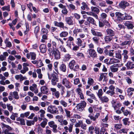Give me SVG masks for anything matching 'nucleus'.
<instances>
[{"label":"nucleus","instance_id":"1","mask_svg":"<svg viewBox=\"0 0 134 134\" xmlns=\"http://www.w3.org/2000/svg\"><path fill=\"white\" fill-rule=\"evenodd\" d=\"M47 47L50 56H54V59L57 60L60 58V53L57 48V44L55 42L52 41L51 43H48Z\"/></svg>","mask_w":134,"mask_h":134},{"label":"nucleus","instance_id":"2","mask_svg":"<svg viewBox=\"0 0 134 134\" xmlns=\"http://www.w3.org/2000/svg\"><path fill=\"white\" fill-rule=\"evenodd\" d=\"M107 35L104 37L105 41L108 43L111 41L115 35V32L110 28H108L105 31Z\"/></svg>","mask_w":134,"mask_h":134},{"label":"nucleus","instance_id":"3","mask_svg":"<svg viewBox=\"0 0 134 134\" xmlns=\"http://www.w3.org/2000/svg\"><path fill=\"white\" fill-rule=\"evenodd\" d=\"M92 34L95 37L92 38L93 41L96 43H97L99 40V37L102 38L103 36V35L102 32H99L94 28H92L91 30Z\"/></svg>","mask_w":134,"mask_h":134},{"label":"nucleus","instance_id":"4","mask_svg":"<svg viewBox=\"0 0 134 134\" xmlns=\"http://www.w3.org/2000/svg\"><path fill=\"white\" fill-rule=\"evenodd\" d=\"M48 78L49 80H51V83L52 85H55L59 80L58 76L57 74L55 72H54L51 75H50L49 73H48Z\"/></svg>","mask_w":134,"mask_h":134},{"label":"nucleus","instance_id":"5","mask_svg":"<svg viewBox=\"0 0 134 134\" xmlns=\"http://www.w3.org/2000/svg\"><path fill=\"white\" fill-rule=\"evenodd\" d=\"M68 66L70 69L75 71H78L79 69V66L76 64L74 60L70 61L69 64Z\"/></svg>","mask_w":134,"mask_h":134},{"label":"nucleus","instance_id":"6","mask_svg":"<svg viewBox=\"0 0 134 134\" xmlns=\"http://www.w3.org/2000/svg\"><path fill=\"white\" fill-rule=\"evenodd\" d=\"M116 18L115 22L117 23L122 22L124 20V14L119 12H116L115 13Z\"/></svg>","mask_w":134,"mask_h":134},{"label":"nucleus","instance_id":"7","mask_svg":"<svg viewBox=\"0 0 134 134\" xmlns=\"http://www.w3.org/2000/svg\"><path fill=\"white\" fill-rule=\"evenodd\" d=\"M61 82L62 84L67 88H70L72 86L70 82L66 78H63Z\"/></svg>","mask_w":134,"mask_h":134},{"label":"nucleus","instance_id":"8","mask_svg":"<svg viewBox=\"0 0 134 134\" xmlns=\"http://www.w3.org/2000/svg\"><path fill=\"white\" fill-rule=\"evenodd\" d=\"M47 111L52 114H58L59 113L57 108L55 106H49L47 109Z\"/></svg>","mask_w":134,"mask_h":134},{"label":"nucleus","instance_id":"9","mask_svg":"<svg viewBox=\"0 0 134 134\" xmlns=\"http://www.w3.org/2000/svg\"><path fill=\"white\" fill-rule=\"evenodd\" d=\"M48 31L45 28H43L41 29L40 34L42 36V38L44 40H47L48 39Z\"/></svg>","mask_w":134,"mask_h":134},{"label":"nucleus","instance_id":"10","mask_svg":"<svg viewBox=\"0 0 134 134\" xmlns=\"http://www.w3.org/2000/svg\"><path fill=\"white\" fill-rule=\"evenodd\" d=\"M65 21L67 24L70 26L73 25L75 23L74 19L71 16L70 17H65Z\"/></svg>","mask_w":134,"mask_h":134},{"label":"nucleus","instance_id":"11","mask_svg":"<svg viewBox=\"0 0 134 134\" xmlns=\"http://www.w3.org/2000/svg\"><path fill=\"white\" fill-rule=\"evenodd\" d=\"M87 103L85 101H83L81 103L77 104V109L80 111H81L84 110L85 108L86 107Z\"/></svg>","mask_w":134,"mask_h":134},{"label":"nucleus","instance_id":"12","mask_svg":"<svg viewBox=\"0 0 134 134\" xmlns=\"http://www.w3.org/2000/svg\"><path fill=\"white\" fill-rule=\"evenodd\" d=\"M130 4L126 1L122 0L119 3V7L122 9H125L126 7L129 6Z\"/></svg>","mask_w":134,"mask_h":134},{"label":"nucleus","instance_id":"13","mask_svg":"<svg viewBox=\"0 0 134 134\" xmlns=\"http://www.w3.org/2000/svg\"><path fill=\"white\" fill-rule=\"evenodd\" d=\"M112 107H113L115 110L117 109H119L121 106V104L120 103H116V101L113 99L111 101Z\"/></svg>","mask_w":134,"mask_h":134},{"label":"nucleus","instance_id":"14","mask_svg":"<svg viewBox=\"0 0 134 134\" xmlns=\"http://www.w3.org/2000/svg\"><path fill=\"white\" fill-rule=\"evenodd\" d=\"M132 40H126L122 42L120 44L121 46L124 47L125 48L130 46Z\"/></svg>","mask_w":134,"mask_h":134},{"label":"nucleus","instance_id":"15","mask_svg":"<svg viewBox=\"0 0 134 134\" xmlns=\"http://www.w3.org/2000/svg\"><path fill=\"white\" fill-rule=\"evenodd\" d=\"M124 25L126 26L127 28L128 29H132L134 27L133 22L130 21H126Z\"/></svg>","mask_w":134,"mask_h":134},{"label":"nucleus","instance_id":"16","mask_svg":"<svg viewBox=\"0 0 134 134\" xmlns=\"http://www.w3.org/2000/svg\"><path fill=\"white\" fill-rule=\"evenodd\" d=\"M89 55L93 58L97 57V54L95 51L93 49H88Z\"/></svg>","mask_w":134,"mask_h":134},{"label":"nucleus","instance_id":"17","mask_svg":"<svg viewBox=\"0 0 134 134\" xmlns=\"http://www.w3.org/2000/svg\"><path fill=\"white\" fill-rule=\"evenodd\" d=\"M119 64H113L110 67V69L111 72H117L118 70Z\"/></svg>","mask_w":134,"mask_h":134},{"label":"nucleus","instance_id":"18","mask_svg":"<svg viewBox=\"0 0 134 134\" xmlns=\"http://www.w3.org/2000/svg\"><path fill=\"white\" fill-rule=\"evenodd\" d=\"M82 40L80 38H78L76 40V43L77 45L80 46H82L81 48H84L86 47V43L85 42L84 43L83 45H82Z\"/></svg>","mask_w":134,"mask_h":134},{"label":"nucleus","instance_id":"19","mask_svg":"<svg viewBox=\"0 0 134 134\" xmlns=\"http://www.w3.org/2000/svg\"><path fill=\"white\" fill-rule=\"evenodd\" d=\"M127 69H132L134 68V63L131 61H129L125 65Z\"/></svg>","mask_w":134,"mask_h":134},{"label":"nucleus","instance_id":"20","mask_svg":"<svg viewBox=\"0 0 134 134\" xmlns=\"http://www.w3.org/2000/svg\"><path fill=\"white\" fill-rule=\"evenodd\" d=\"M41 92L44 94H48L49 90L46 86H42L41 88Z\"/></svg>","mask_w":134,"mask_h":134},{"label":"nucleus","instance_id":"21","mask_svg":"<svg viewBox=\"0 0 134 134\" xmlns=\"http://www.w3.org/2000/svg\"><path fill=\"white\" fill-rule=\"evenodd\" d=\"M40 50V52L43 53L46 52L47 51V48L46 45L44 44H42L40 45L39 47Z\"/></svg>","mask_w":134,"mask_h":134},{"label":"nucleus","instance_id":"22","mask_svg":"<svg viewBox=\"0 0 134 134\" xmlns=\"http://www.w3.org/2000/svg\"><path fill=\"white\" fill-rule=\"evenodd\" d=\"M99 115V113H97L94 116H93V115H92V114H90L88 116L90 118L91 120L94 121L96 120L98 118Z\"/></svg>","mask_w":134,"mask_h":134},{"label":"nucleus","instance_id":"23","mask_svg":"<svg viewBox=\"0 0 134 134\" xmlns=\"http://www.w3.org/2000/svg\"><path fill=\"white\" fill-rule=\"evenodd\" d=\"M87 21L89 22L90 24L94 25H95L96 24V22L92 18L90 17H87Z\"/></svg>","mask_w":134,"mask_h":134},{"label":"nucleus","instance_id":"24","mask_svg":"<svg viewBox=\"0 0 134 134\" xmlns=\"http://www.w3.org/2000/svg\"><path fill=\"white\" fill-rule=\"evenodd\" d=\"M59 68L61 71L63 72H65L66 70V68L65 64L62 63L59 66Z\"/></svg>","mask_w":134,"mask_h":134},{"label":"nucleus","instance_id":"25","mask_svg":"<svg viewBox=\"0 0 134 134\" xmlns=\"http://www.w3.org/2000/svg\"><path fill=\"white\" fill-rule=\"evenodd\" d=\"M99 98L101 101L103 103H107L109 100L108 98L105 96H104L103 97L102 96Z\"/></svg>","mask_w":134,"mask_h":134},{"label":"nucleus","instance_id":"26","mask_svg":"<svg viewBox=\"0 0 134 134\" xmlns=\"http://www.w3.org/2000/svg\"><path fill=\"white\" fill-rule=\"evenodd\" d=\"M40 27L38 26H36L35 28L34 33L36 37L37 38H38V34L40 31Z\"/></svg>","mask_w":134,"mask_h":134},{"label":"nucleus","instance_id":"27","mask_svg":"<svg viewBox=\"0 0 134 134\" xmlns=\"http://www.w3.org/2000/svg\"><path fill=\"white\" fill-rule=\"evenodd\" d=\"M134 91V88L130 87L128 88L127 90V95L129 96H131L133 94L132 92Z\"/></svg>","mask_w":134,"mask_h":134},{"label":"nucleus","instance_id":"28","mask_svg":"<svg viewBox=\"0 0 134 134\" xmlns=\"http://www.w3.org/2000/svg\"><path fill=\"white\" fill-rule=\"evenodd\" d=\"M71 58V55L69 54H66L64 56L63 61L65 62L68 61Z\"/></svg>","mask_w":134,"mask_h":134},{"label":"nucleus","instance_id":"29","mask_svg":"<svg viewBox=\"0 0 134 134\" xmlns=\"http://www.w3.org/2000/svg\"><path fill=\"white\" fill-rule=\"evenodd\" d=\"M132 16L130 15V14L126 13L124 14V20H131L132 19Z\"/></svg>","mask_w":134,"mask_h":134},{"label":"nucleus","instance_id":"30","mask_svg":"<svg viewBox=\"0 0 134 134\" xmlns=\"http://www.w3.org/2000/svg\"><path fill=\"white\" fill-rule=\"evenodd\" d=\"M43 120L44 121L40 124V125L42 127L44 128L45 127L46 125L47 124L48 120L46 118H44Z\"/></svg>","mask_w":134,"mask_h":134},{"label":"nucleus","instance_id":"31","mask_svg":"<svg viewBox=\"0 0 134 134\" xmlns=\"http://www.w3.org/2000/svg\"><path fill=\"white\" fill-rule=\"evenodd\" d=\"M30 110L34 111H37L40 110L38 106L34 107L32 105H30L29 107Z\"/></svg>","mask_w":134,"mask_h":134},{"label":"nucleus","instance_id":"32","mask_svg":"<svg viewBox=\"0 0 134 134\" xmlns=\"http://www.w3.org/2000/svg\"><path fill=\"white\" fill-rule=\"evenodd\" d=\"M74 34L77 35V34L79 33H81L82 32V29L79 28H75L73 31Z\"/></svg>","mask_w":134,"mask_h":134},{"label":"nucleus","instance_id":"33","mask_svg":"<svg viewBox=\"0 0 134 134\" xmlns=\"http://www.w3.org/2000/svg\"><path fill=\"white\" fill-rule=\"evenodd\" d=\"M68 35V32L63 31L60 34L59 36L61 37H65L67 36Z\"/></svg>","mask_w":134,"mask_h":134},{"label":"nucleus","instance_id":"34","mask_svg":"<svg viewBox=\"0 0 134 134\" xmlns=\"http://www.w3.org/2000/svg\"><path fill=\"white\" fill-rule=\"evenodd\" d=\"M91 10L92 12H95L97 14H98L100 10L99 9L96 7H91Z\"/></svg>","mask_w":134,"mask_h":134},{"label":"nucleus","instance_id":"35","mask_svg":"<svg viewBox=\"0 0 134 134\" xmlns=\"http://www.w3.org/2000/svg\"><path fill=\"white\" fill-rule=\"evenodd\" d=\"M82 4V5L81 7V8L82 9L85 10L86 8L87 9H88L87 5L85 3L83 2Z\"/></svg>","mask_w":134,"mask_h":134},{"label":"nucleus","instance_id":"36","mask_svg":"<svg viewBox=\"0 0 134 134\" xmlns=\"http://www.w3.org/2000/svg\"><path fill=\"white\" fill-rule=\"evenodd\" d=\"M105 75H107V73H100V76L98 80L99 81H101L102 80L103 78H104Z\"/></svg>","mask_w":134,"mask_h":134},{"label":"nucleus","instance_id":"37","mask_svg":"<svg viewBox=\"0 0 134 134\" xmlns=\"http://www.w3.org/2000/svg\"><path fill=\"white\" fill-rule=\"evenodd\" d=\"M94 83V81L93 79L91 77H89L87 82V83L90 85H92Z\"/></svg>","mask_w":134,"mask_h":134},{"label":"nucleus","instance_id":"38","mask_svg":"<svg viewBox=\"0 0 134 134\" xmlns=\"http://www.w3.org/2000/svg\"><path fill=\"white\" fill-rule=\"evenodd\" d=\"M129 119L128 118H125L123 119L122 121L123 122V124L125 125H126L128 124V122H130L129 121Z\"/></svg>","mask_w":134,"mask_h":134},{"label":"nucleus","instance_id":"39","mask_svg":"<svg viewBox=\"0 0 134 134\" xmlns=\"http://www.w3.org/2000/svg\"><path fill=\"white\" fill-rule=\"evenodd\" d=\"M103 94V91L101 89L98 90V93H97V95L99 98H100V97L102 96Z\"/></svg>","mask_w":134,"mask_h":134},{"label":"nucleus","instance_id":"40","mask_svg":"<svg viewBox=\"0 0 134 134\" xmlns=\"http://www.w3.org/2000/svg\"><path fill=\"white\" fill-rule=\"evenodd\" d=\"M30 54L31 57V59L35 60L36 59V54L35 52H30Z\"/></svg>","mask_w":134,"mask_h":134},{"label":"nucleus","instance_id":"41","mask_svg":"<svg viewBox=\"0 0 134 134\" xmlns=\"http://www.w3.org/2000/svg\"><path fill=\"white\" fill-rule=\"evenodd\" d=\"M2 9L3 11L6 10L8 11H9L10 10V5H9L7 6H5L2 8Z\"/></svg>","mask_w":134,"mask_h":134},{"label":"nucleus","instance_id":"42","mask_svg":"<svg viewBox=\"0 0 134 134\" xmlns=\"http://www.w3.org/2000/svg\"><path fill=\"white\" fill-rule=\"evenodd\" d=\"M2 128L3 127H5L7 128L10 131L12 130V128L9 125L5 124L3 123L2 124Z\"/></svg>","mask_w":134,"mask_h":134},{"label":"nucleus","instance_id":"43","mask_svg":"<svg viewBox=\"0 0 134 134\" xmlns=\"http://www.w3.org/2000/svg\"><path fill=\"white\" fill-rule=\"evenodd\" d=\"M13 96L14 98L16 99H18L19 98V96L18 94V92L16 91H14L13 92Z\"/></svg>","mask_w":134,"mask_h":134},{"label":"nucleus","instance_id":"44","mask_svg":"<svg viewBox=\"0 0 134 134\" xmlns=\"http://www.w3.org/2000/svg\"><path fill=\"white\" fill-rule=\"evenodd\" d=\"M60 103L64 107H66L67 105V103L64 100H61L60 101Z\"/></svg>","mask_w":134,"mask_h":134},{"label":"nucleus","instance_id":"45","mask_svg":"<svg viewBox=\"0 0 134 134\" xmlns=\"http://www.w3.org/2000/svg\"><path fill=\"white\" fill-rule=\"evenodd\" d=\"M41 113L40 116L41 117L44 118V114L45 113V111L43 109H41L38 112V113Z\"/></svg>","mask_w":134,"mask_h":134},{"label":"nucleus","instance_id":"46","mask_svg":"<svg viewBox=\"0 0 134 134\" xmlns=\"http://www.w3.org/2000/svg\"><path fill=\"white\" fill-rule=\"evenodd\" d=\"M106 93L110 96H112L114 95L115 93V92L114 91H108L106 92Z\"/></svg>","mask_w":134,"mask_h":134},{"label":"nucleus","instance_id":"47","mask_svg":"<svg viewBox=\"0 0 134 134\" xmlns=\"http://www.w3.org/2000/svg\"><path fill=\"white\" fill-rule=\"evenodd\" d=\"M37 65L38 68L41 67L43 65V64L41 60H40L38 62Z\"/></svg>","mask_w":134,"mask_h":134},{"label":"nucleus","instance_id":"48","mask_svg":"<svg viewBox=\"0 0 134 134\" xmlns=\"http://www.w3.org/2000/svg\"><path fill=\"white\" fill-rule=\"evenodd\" d=\"M124 116H127L128 115H130L131 114L130 111H128L127 110H125L123 113Z\"/></svg>","mask_w":134,"mask_h":134},{"label":"nucleus","instance_id":"49","mask_svg":"<svg viewBox=\"0 0 134 134\" xmlns=\"http://www.w3.org/2000/svg\"><path fill=\"white\" fill-rule=\"evenodd\" d=\"M62 12L63 14L66 15H67L68 11L66 8H65L62 10Z\"/></svg>","mask_w":134,"mask_h":134},{"label":"nucleus","instance_id":"50","mask_svg":"<svg viewBox=\"0 0 134 134\" xmlns=\"http://www.w3.org/2000/svg\"><path fill=\"white\" fill-rule=\"evenodd\" d=\"M67 6L70 9H71L72 10H73L75 9V6L73 4H70L69 5H68Z\"/></svg>","mask_w":134,"mask_h":134},{"label":"nucleus","instance_id":"51","mask_svg":"<svg viewBox=\"0 0 134 134\" xmlns=\"http://www.w3.org/2000/svg\"><path fill=\"white\" fill-rule=\"evenodd\" d=\"M55 123L54 121H51L48 123V124L49 126L51 127H53V126L54 125H57L54 124Z\"/></svg>","mask_w":134,"mask_h":134},{"label":"nucleus","instance_id":"52","mask_svg":"<svg viewBox=\"0 0 134 134\" xmlns=\"http://www.w3.org/2000/svg\"><path fill=\"white\" fill-rule=\"evenodd\" d=\"M103 48H102L99 47H98L97 48V52L99 53L100 54H102L103 53Z\"/></svg>","mask_w":134,"mask_h":134},{"label":"nucleus","instance_id":"53","mask_svg":"<svg viewBox=\"0 0 134 134\" xmlns=\"http://www.w3.org/2000/svg\"><path fill=\"white\" fill-rule=\"evenodd\" d=\"M8 109L10 112L12 111L13 109V107L12 106L10 105V104H7Z\"/></svg>","mask_w":134,"mask_h":134},{"label":"nucleus","instance_id":"54","mask_svg":"<svg viewBox=\"0 0 134 134\" xmlns=\"http://www.w3.org/2000/svg\"><path fill=\"white\" fill-rule=\"evenodd\" d=\"M104 23V25H105L108 27H109L110 26V24L109 22L106 20H104L103 21Z\"/></svg>","mask_w":134,"mask_h":134},{"label":"nucleus","instance_id":"55","mask_svg":"<svg viewBox=\"0 0 134 134\" xmlns=\"http://www.w3.org/2000/svg\"><path fill=\"white\" fill-rule=\"evenodd\" d=\"M110 15L111 16L112 18L115 21L116 18L115 14L114 13L112 12H111L110 13Z\"/></svg>","mask_w":134,"mask_h":134},{"label":"nucleus","instance_id":"56","mask_svg":"<svg viewBox=\"0 0 134 134\" xmlns=\"http://www.w3.org/2000/svg\"><path fill=\"white\" fill-rule=\"evenodd\" d=\"M124 37L125 38L126 40H132L131 39V36L130 35L126 34L124 36Z\"/></svg>","mask_w":134,"mask_h":134},{"label":"nucleus","instance_id":"57","mask_svg":"<svg viewBox=\"0 0 134 134\" xmlns=\"http://www.w3.org/2000/svg\"><path fill=\"white\" fill-rule=\"evenodd\" d=\"M101 18L102 19H105L106 18L107 15L104 13H102L100 15Z\"/></svg>","mask_w":134,"mask_h":134},{"label":"nucleus","instance_id":"58","mask_svg":"<svg viewBox=\"0 0 134 134\" xmlns=\"http://www.w3.org/2000/svg\"><path fill=\"white\" fill-rule=\"evenodd\" d=\"M57 26L59 27L60 28H64V24L62 22H59Z\"/></svg>","mask_w":134,"mask_h":134},{"label":"nucleus","instance_id":"59","mask_svg":"<svg viewBox=\"0 0 134 134\" xmlns=\"http://www.w3.org/2000/svg\"><path fill=\"white\" fill-rule=\"evenodd\" d=\"M126 80L128 84H131L132 83L131 80L129 77H126Z\"/></svg>","mask_w":134,"mask_h":134},{"label":"nucleus","instance_id":"60","mask_svg":"<svg viewBox=\"0 0 134 134\" xmlns=\"http://www.w3.org/2000/svg\"><path fill=\"white\" fill-rule=\"evenodd\" d=\"M115 57L119 59H121V55L120 53L119 52L116 53V54Z\"/></svg>","mask_w":134,"mask_h":134},{"label":"nucleus","instance_id":"61","mask_svg":"<svg viewBox=\"0 0 134 134\" xmlns=\"http://www.w3.org/2000/svg\"><path fill=\"white\" fill-rule=\"evenodd\" d=\"M65 111L66 113V116L69 118H70L71 115H70V111L66 109H65Z\"/></svg>","mask_w":134,"mask_h":134},{"label":"nucleus","instance_id":"62","mask_svg":"<svg viewBox=\"0 0 134 134\" xmlns=\"http://www.w3.org/2000/svg\"><path fill=\"white\" fill-rule=\"evenodd\" d=\"M74 83L75 85H77L80 83L79 79V78L75 79L74 80Z\"/></svg>","mask_w":134,"mask_h":134},{"label":"nucleus","instance_id":"63","mask_svg":"<svg viewBox=\"0 0 134 134\" xmlns=\"http://www.w3.org/2000/svg\"><path fill=\"white\" fill-rule=\"evenodd\" d=\"M94 131H95L96 134H100V133L99 131H100V129L99 128L96 127Z\"/></svg>","mask_w":134,"mask_h":134},{"label":"nucleus","instance_id":"64","mask_svg":"<svg viewBox=\"0 0 134 134\" xmlns=\"http://www.w3.org/2000/svg\"><path fill=\"white\" fill-rule=\"evenodd\" d=\"M106 130V129L104 127H102L101 128L100 134H104Z\"/></svg>","mask_w":134,"mask_h":134}]
</instances>
